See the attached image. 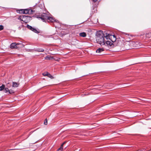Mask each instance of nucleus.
Here are the masks:
<instances>
[{
  "label": "nucleus",
  "instance_id": "f257e3e1",
  "mask_svg": "<svg viewBox=\"0 0 151 151\" xmlns=\"http://www.w3.org/2000/svg\"><path fill=\"white\" fill-rule=\"evenodd\" d=\"M109 35L105 33V32L103 33V32L101 30L98 31L96 34V40L97 42L101 45H105V42L104 37H106L107 39H108V36Z\"/></svg>",
  "mask_w": 151,
  "mask_h": 151
},
{
  "label": "nucleus",
  "instance_id": "f03ea898",
  "mask_svg": "<svg viewBox=\"0 0 151 151\" xmlns=\"http://www.w3.org/2000/svg\"><path fill=\"white\" fill-rule=\"evenodd\" d=\"M49 16L48 14L46 13H43L41 15L37 16V18L41 19L43 22H46Z\"/></svg>",
  "mask_w": 151,
  "mask_h": 151
},
{
  "label": "nucleus",
  "instance_id": "7ed1b4c3",
  "mask_svg": "<svg viewBox=\"0 0 151 151\" xmlns=\"http://www.w3.org/2000/svg\"><path fill=\"white\" fill-rule=\"evenodd\" d=\"M20 19L25 23H27L31 19V17L26 16H20L19 17Z\"/></svg>",
  "mask_w": 151,
  "mask_h": 151
},
{
  "label": "nucleus",
  "instance_id": "20e7f679",
  "mask_svg": "<svg viewBox=\"0 0 151 151\" xmlns=\"http://www.w3.org/2000/svg\"><path fill=\"white\" fill-rule=\"evenodd\" d=\"M27 27L28 29H29L35 33H38L39 32H38L35 28L32 27V26L29 25H27Z\"/></svg>",
  "mask_w": 151,
  "mask_h": 151
},
{
  "label": "nucleus",
  "instance_id": "39448f33",
  "mask_svg": "<svg viewBox=\"0 0 151 151\" xmlns=\"http://www.w3.org/2000/svg\"><path fill=\"white\" fill-rule=\"evenodd\" d=\"M42 75L44 76H47L51 79L54 78V77L47 72H45L42 73Z\"/></svg>",
  "mask_w": 151,
  "mask_h": 151
},
{
  "label": "nucleus",
  "instance_id": "423d86ee",
  "mask_svg": "<svg viewBox=\"0 0 151 151\" xmlns=\"http://www.w3.org/2000/svg\"><path fill=\"white\" fill-rule=\"evenodd\" d=\"M19 45V44H16V43H13L10 45V48L12 49L18 48V47H17V46Z\"/></svg>",
  "mask_w": 151,
  "mask_h": 151
},
{
  "label": "nucleus",
  "instance_id": "0eeeda50",
  "mask_svg": "<svg viewBox=\"0 0 151 151\" xmlns=\"http://www.w3.org/2000/svg\"><path fill=\"white\" fill-rule=\"evenodd\" d=\"M108 37L112 42H114L116 41V38L114 35H111L110 36H108Z\"/></svg>",
  "mask_w": 151,
  "mask_h": 151
},
{
  "label": "nucleus",
  "instance_id": "6e6552de",
  "mask_svg": "<svg viewBox=\"0 0 151 151\" xmlns=\"http://www.w3.org/2000/svg\"><path fill=\"white\" fill-rule=\"evenodd\" d=\"M47 21L48 22H56V21L55 20V18L52 17H50L49 16L47 18Z\"/></svg>",
  "mask_w": 151,
  "mask_h": 151
},
{
  "label": "nucleus",
  "instance_id": "1a4fd4ad",
  "mask_svg": "<svg viewBox=\"0 0 151 151\" xmlns=\"http://www.w3.org/2000/svg\"><path fill=\"white\" fill-rule=\"evenodd\" d=\"M65 143V142H64L61 145L60 147L58 148L57 151H62L63 149V145Z\"/></svg>",
  "mask_w": 151,
  "mask_h": 151
},
{
  "label": "nucleus",
  "instance_id": "9d476101",
  "mask_svg": "<svg viewBox=\"0 0 151 151\" xmlns=\"http://www.w3.org/2000/svg\"><path fill=\"white\" fill-rule=\"evenodd\" d=\"M12 83V87L16 88L18 86L19 84L17 83V82H13Z\"/></svg>",
  "mask_w": 151,
  "mask_h": 151
},
{
  "label": "nucleus",
  "instance_id": "9b49d317",
  "mask_svg": "<svg viewBox=\"0 0 151 151\" xmlns=\"http://www.w3.org/2000/svg\"><path fill=\"white\" fill-rule=\"evenodd\" d=\"M79 36L83 37H85L86 36V34L85 32H82L80 33Z\"/></svg>",
  "mask_w": 151,
  "mask_h": 151
},
{
  "label": "nucleus",
  "instance_id": "f8f14e48",
  "mask_svg": "<svg viewBox=\"0 0 151 151\" xmlns=\"http://www.w3.org/2000/svg\"><path fill=\"white\" fill-rule=\"evenodd\" d=\"M32 11V10L28 9H24V14H29L30 12Z\"/></svg>",
  "mask_w": 151,
  "mask_h": 151
},
{
  "label": "nucleus",
  "instance_id": "ddd939ff",
  "mask_svg": "<svg viewBox=\"0 0 151 151\" xmlns=\"http://www.w3.org/2000/svg\"><path fill=\"white\" fill-rule=\"evenodd\" d=\"M104 50V49L102 48H99L96 50V52L97 53H100Z\"/></svg>",
  "mask_w": 151,
  "mask_h": 151
},
{
  "label": "nucleus",
  "instance_id": "4468645a",
  "mask_svg": "<svg viewBox=\"0 0 151 151\" xmlns=\"http://www.w3.org/2000/svg\"><path fill=\"white\" fill-rule=\"evenodd\" d=\"M106 43L107 45H109L110 46L112 45L113 44L112 42H111L109 40L106 41Z\"/></svg>",
  "mask_w": 151,
  "mask_h": 151
},
{
  "label": "nucleus",
  "instance_id": "2eb2a0df",
  "mask_svg": "<svg viewBox=\"0 0 151 151\" xmlns=\"http://www.w3.org/2000/svg\"><path fill=\"white\" fill-rule=\"evenodd\" d=\"M35 51L39 52H43L44 51V50L41 48H38L35 50Z\"/></svg>",
  "mask_w": 151,
  "mask_h": 151
},
{
  "label": "nucleus",
  "instance_id": "dca6fc26",
  "mask_svg": "<svg viewBox=\"0 0 151 151\" xmlns=\"http://www.w3.org/2000/svg\"><path fill=\"white\" fill-rule=\"evenodd\" d=\"M4 91L5 93H7L8 92H9V93H10V92L9 91V89L7 88H4Z\"/></svg>",
  "mask_w": 151,
  "mask_h": 151
},
{
  "label": "nucleus",
  "instance_id": "f3484780",
  "mask_svg": "<svg viewBox=\"0 0 151 151\" xmlns=\"http://www.w3.org/2000/svg\"><path fill=\"white\" fill-rule=\"evenodd\" d=\"M20 14H24V9H21L18 10Z\"/></svg>",
  "mask_w": 151,
  "mask_h": 151
},
{
  "label": "nucleus",
  "instance_id": "a211bd4d",
  "mask_svg": "<svg viewBox=\"0 0 151 151\" xmlns=\"http://www.w3.org/2000/svg\"><path fill=\"white\" fill-rule=\"evenodd\" d=\"M5 88V86L4 85L1 86H0V91H2Z\"/></svg>",
  "mask_w": 151,
  "mask_h": 151
},
{
  "label": "nucleus",
  "instance_id": "6ab92c4d",
  "mask_svg": "<svg viewBox=\"0 0 151 151\" xmlns=\"http://www.w3.org/2000/svg\"><path fill=\"white\" fill-rule=\"evenodd\" d=\"M114 85V84L112 83H108L107 84V85H106L105 86H107L109 87L112 86Z\"/></svg>",
  "mask_w": 151,
  "mask_h": 151
},
{
  "label": "nucleus",
  "instance_id": "aec40b11",
  "mask_svg": "<svg viewBox=\"0 0 151 151\" xmlns=\"http://www.w3.org/2000/svg\"><path fill=\"white\" fill-rule=\"evenodd\" d=\"M6 86L8 87H10L11 86V83H8L6 84Z\"/></svg>",
  "mask_w": 151,
  "mask_h": 151
},
{
  "label": "nucleus",
  "instance_id": "412c9836",
  "mask_svg": "<svg viewBox=\"0 0 151 151\" xmlns=\"http://www.w3.org/2000/svg\"><path fill=\"white\" fill-rule=\"evenodd\" d=\"M52 58H52L51 57H47V56L45 57V59H47V60H50L51 59H52Z\"/></svg>",
  "mask_w": 151,
  "mask_h": 151
},
{
  "label": "nucleus",
  "instance_id": "4be33fe9",
  "mask_svg": "<svg viewBox=\"0 0 151 151\" xmlns=\"http://www.w3.org/2000/svg\"><path fill=\"white\" fill-rule=\"evenodd\" d=\"M4 29V27L2 25H0V31L3 30Z\"/></svg>",
  "mask_w": 151,
  "mask_h": 151
},
{
  "label": "nucleus",
  "instance_id": "5701e85b",
  "mask_svg": "<svg viewBox=\"0 0 151 151\" xmlns=\"http://www.w3.org/2000/svg\"><path fill=\"white\" fill-rule=\"evenodd\" d=\"M44 124L45 125H47V120L46 119L44 122Z\"/></svg>",
  "mask_w": 151,
  "mask_h": 151
},
{
  "label": "nucleus",
  "instance_id": "b1692460",
  "mask_svg": "<svg viewBox=\"0 0 151 151\" xmlns=\"http://www.w3.org/2000/svg\"><path fill=\"white\" fill-rule=\"evenodd\" d=\"M95 2L97 1L98 0H93Z\"/></svg>",
  "mask_w": 151,
  "mask_h": 151
}]
</instances>
